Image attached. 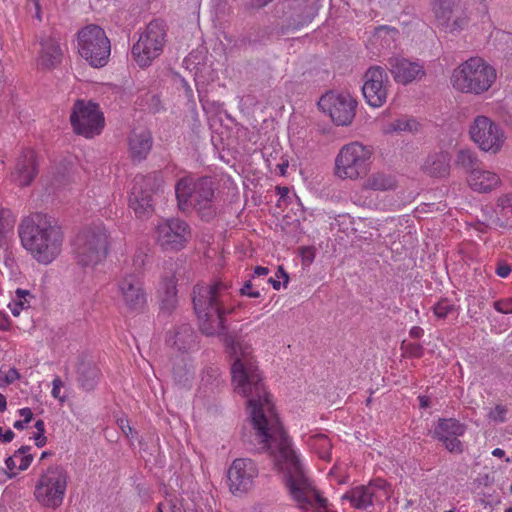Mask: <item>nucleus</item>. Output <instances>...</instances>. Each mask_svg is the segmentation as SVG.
<instances>
[{
    "mask_svg": "<svg viewBox=\"0 0 512 512\" xmlns=\"http://www.w3.org/2000/svg\"><path fill=\"white\" fill-rule=\"evenodd\" d=\"M510 272L511 268L507 264H501L496 269V274L501 278L507 277L510 274Z\"/></svg>",
    "mask_w": 512,
    "mask_h": 512,
    "instance_id": "3c124183",
    "label": "nucleus"
},
{
    "mask_svg": "<svg viewBox=\"0 0 512 512\" xmlns=\"http://www.w3.org/2000/svg\"><path fill=\"white\" fill-rule=\"evenodd\" d=\"M288 166H289L288 161H283L282 163H279L277 165V169L279 170V174L281 176H285L286 175V171H287Z\"/></svg>",
    "mask_w": 512,
    "mask_h": 512,
    "instance_id": "052dcab7",
    "label": "nucleus"
},
{
    "mask_svg": "<svg viewBox=\"0 0 512 512\" xmlns=\"http://www.w3.org/2000/svg\"><path fill=\"white\" fill-rule=\"evenodd\" d=\"M496 80L495 69L480 57H471L454 69L451 83L463 93L481 94Z\"/></svg>",
    "mask_w": 512,
    "mask_h": 512,
    "instance_id": "20e7f679",
    "label": "nucleus"
},
{
    "mask_svg": "<svg viewBox=\"0 0 512 512\" xmlns=\"http://www.w3.org/2000/svg\"><path fill=\"white\" fill-rule=\"evenodd\" d=\"M508 412V409L504 405H496L494 409H491L488 413V418L497 423H503L506 421V414Z\"/></svg>",
    "mask_w": 512,
    "mask_h": 512,
    "instance_id": "ea45409f",
    "label": "nucleus"
},
{
    "mask_svg": "<svg viewBox=\"0 0 512 512\" xmlns=\"http://www.w3.org/2000/svg\"><path fill=\"white\" fill-rule=\"evenodd\" d=\"M153 145L151 133L148 130H133L128 137L129 157L134 162L146 159Z\"/></svg>",
    "mask_w": 512,
    "mask_h": 512,
    "instance_id": "4be33fe9",
    "label": "nucleus"
},
{
    "mask_svg": "<svg viewBox=\"0 0 512 512\" xmlns=\"http://www.w3.org/2000/svg\"><path fill=\"white\" fill-rule=\"evenodd\" d=\"M423 170L431 177H445L449 174L450 158L447 152H439L428 156Z\"/></svg>",
    "mask_w": 512,
    "mask_h": 512,
    "instance_id": "cd10ccee",
    "label": "nucleus"
},
{
    "mask_svg": "<svg viewBox=\"0 0 512 512\" xmlns=\"http://www.w3.org/2000/svg\"><path fill=\"white\" fill-rule=\"evenodd\" d=\"M387 69L394 81L401 85H408L414 81L422 80L426 71L424 65L418 61H412L402 56H392L387 59Z\"/></svg>",
    "mask_w": 512,
    "mask_h": 512,
    "instance_id": "6ab92c4d",
    "label": "nucleus"
},
{
    "mask_svg": "<svg viewBox=\"0 0 512 512\" xmlns=\"http://www.w3.org/2000/svg\"><path fill=\"white\" fill-rule=\"evenodd\" d=\"M466 431L465 424L454 418H440L434 428L433 437L447 440V437H460Z\"/></svg>",
    "mask_w": 512,
    "mask_h": 512,
    "instance_id": "bb28decb",
    "label": "nucleus"
},
{
    "mask_svg": "<svg viewBox=\"0 0 512 512\" xmlns=\"http://www.w3.org/2000/svg\"><path fill=\"white\" fill-rule=\"evenodd\" d=\"M470 188L479 193H489L501 185L500 176L489 170L473 169L468 176Z\"/></svg>",
    "mask_w": 512,
    "mask_h": 512,
    "instance_id": "5701e85b",
    "label": "nucleus"
},
{
    "mask_svg": "<svg viewBox=\"0 0 512 512\" xmlns=\"http://www.w3.org/2000/svg\"><path fill=\"white\" fill-rule=\"evenodd\" d=\"M251 287H252V284L250 281H247L243 287L241 288L240 292L242 295H245L246 293H248L249 291H251Z\"/></svg>",
    "mask_w": 512,
    "mask_h": 512,
    "instance_id": "e2e57ef3",
    "label": "nucleus"
},
{
    "mask_svg": "<svg viewBox=\"0 0 512 512\" xmlns=\"http://www.w3.org/2000/svg\"><path fill=\"white\" fill-rule=\"evenodd\" d=\"M258 475L254 461L248 458H237L228 470V481L232 493L247 492Z\"/></svg>",
    "mask_w": 512,
    "mask_h": 512,
    "instance_id": "a211bd4d",
    "label": "nucleus"
},
{
    "mask_svg": "<svg viewBox=\"0 0 512 512\" xmlns=\"http://www.w3.org/2000/svg\"><path fill=\"white\" fill-rule=\"evenodd\" d=\"M406 352L412 357H421L423 354V348L419 344L410 343L406 345Z\"/></svg>",
    "mask_w": 512,
    "mask_h": 512,
    "instance_id": "49530a36",
    "label": "nucleus"
},
{
    "mask_svg": "<svg viewBox=\"0 0 512 512\" xmlns=\"http://www.w3.org/2000/svg\"><path fill=\"white\" fill-rule=\"evenodd\" d=\"M457 9L454 0H436L433 3V12L439 25L451 32L462 29L467 24L466 18L456 17L453 19Z\"/></svg>",
    "mask_w": 512,
    "mask_h": 512,
    "instance_id": "412c9836",
    "label": "nucleus"
},
{
    "mask_svg": "<svg viewBox=\"0 0 512 512\" xmlns=\"http://www.w3.org/2000/svg\"><path fill=\"white\" fill-rule=\"evenodd\" d=\"M70 121L74 131L87 138L100 134L104 127V117L98 105L83 100L74 104Z\"/></svg>",
    "mask_w": 512,
    "mask_h": 512,
    "instance_id": "f8f14e48",
    "label": "nucleus"
},
{
    "mask_svg": "<svg viewBox=\"0 0 512 512\" xmlns=\"http://www.w3.org/2000/svg\"><path fill=\"white\" fill-rule=\"evenodd\" d=\"M22 246L41 264L51 263L61 252L63 233L52 217L36 213L19 225Z\"/></svg>",
    "mask_w": 512,
    "mask_h": 512,
    "instance_id": "f03ea898",
    "label": "nucleus"
},
{
    "mask_svg": "<svg viewBox=\"0 0 512 512\" xmlns=\"http://www.w3.org/2000/svg\"><path fill=\"white\" fill-rule=\"evenodd\" d=\"M118 295L130 311H140L146 304V294L138 275L125 273L118 281Z\"/></svg>",
    "mask_w": 512,
    "mask_h": 512,
    "instance_id": "f3484780",
    "label": "nucleus"
},
{
    "mask_svg": "<svg viewBox=\"0 0 512 512\" xmlns=\"http://www.w3.org/2000/svg\"><path fill=\"white\" fill-rule=\"evenodd\" d=\"M321 110L338 126H348L355 117L356 100L349 93L329 92L319 102Z\"/></svg>",
    "mask_w": 512,
    "mask_h": 512,
    "instance_id": "ddd939ff",
    "label": "nucleus"
},
{
    "mask_svg": "<svg viewBox=\"0 0 512 512\" xmlns=\"http://www.w3.org/2000/svg\"><path fill=\"white\" fill-rule=\"evenodd\" d=\"M420 406L426 408L429 406V398L426 396H419Z\"/></svg>",
    "mask_w": 512,
    "mask_h": 512,
    "instance_id": "0e129e2a",
    "label": "nucleus"
},
{
    "mask_svg": "<svg viewBox=\"0 0 512 512\" xmlns=\"http://www.w3.org/2000/svg\"><path fill=\"white\" fill-rule=\"evenodd\" d=\"M268 282L273 286L275 290H279L281 287V283L278 280H275L274 278H270Z\"/></svg>",
    "mask_w": 512,
    "mask_h": 512,
    "instance_id": "774afa93",
    "label": "nucleus"
},
{
    "mask_svg": "<svg viewBox=\"0 0 512 512\" xmlns=\"http://www.w3.org/2000/svg\"><path fill=\"white\" fill-rule=\"evenodd\" d=\"M398 37L399 31L396 28L379 26L375 28L370 41L378 49L392 50L397 47L396 41Z\"/></svg>",
    "mask_w": 512,
    "mask_h": 512,
    "instance_id": "c85d7f7f",
    "label": "nucleus"
},
{
    "mask_svg": "<svg viewBox=\"0 0 512 512\" xmlns=\"http://www.w3.org/2000/svg\"><path fill=\"white\" fill-rule=\"evenodd\" d=\"M166 29L161 21H151L132 47V55L136 63L144 68L151 65L163 51Z\"/></svg>",
    "mask_w": 512,
    "mask_h": 512,
    "instance_id": "1a4fd4ad",
    "label": "nucleus"
},
{
    "mask_svg": "<svg viewBox=\"0 0 512 512\" xmlns=\"http://www.w3.org/2000/svg\"><path fill=\"white\" fill-rule=\"evenodd\" d=\"M230 288L231 285L223 281L194 286L192 301L203 334L215 336L226 331L225 315L234 311V307L229 305Z\"/></svg>",
    "mask_w": 512,
    "mask_h": 512,
    "instance_id": "f257e3e1",
    "label": "nucleus"
},
{
    "mask_svg": "<svg viewBox=\"0 0 512 512\" xmlns=\"http://www.w3.org/2000/svg\"><path fill=\"white\" fill-rule=\"evenodd\" d=\"M478 163L479 159L474 150L470 148H462L458 150L455 158L456 166L461 167L470 173L473 169H477Z\"/></svg>",
    "mask_w": 512,
    "mask_h": 512,
    "instance_id": "473e14b6",
    "label": "nucleus"
},
{
    "mask_svg": "<svg viewBox=\"0 0 512 512\" xmlns=\"http://www.w3.org/2000/svg\"><path fill=\"white\" fill-rule=\"evenodd\" d=\"M16 219L8 208L0 209V237L12 232Z\"/></svg>",
    "mask_w": 512,
    "mask_h": 512,
    "instance_id": "e433bc0d",
    "label": "nucleus"
},
{
    "mask_svg": "<svg viewBox=\"0 0 512 512\" xmlns=\"http://www.w3.org/2000/svg\"><path fill=\"white\" fill-rule=\"evenodd\" d=\"M362 86L363 96L371 107H381L387 101L389 88L391 86L385 68L371 66L367 69Z\"/></svg>",
    "mask_w": 512,
    "mask_h": 512,
    "instance_id": "2eb2a0df",
    "label": "nucleus"
},
{
    "mask_svg": "<svg viewBox=\"0 0 512 512\" xmlns=\"http://www.w3.org/2000/svg\"><path fill=\"white\" fill-rule=\"evenodd\" d=\"M17 457H15V453L13 456H10L6 459L5 464L8 470L13 471L16 468Z\"/></svg>",
    "mask_w": 512,
    "mask_h": 512,
    "instance_id": "5fc2aeb1",
    "label": "nucleus"
},
{
    "mask_svg": "<svg viewBox=\"0 0 512 512\" xmlns=\"http://www.w3.org/2000/svg\"><path fill=\"white\" fill-rule=\"evenodd\" d=\"M7 408L6 397L0 393V412H4Z\"/></svg>",
    "mask_w": 512,
    "mask_h": 512,
    "instance_id": "680f3d73",
    "label": "nucleus"
},
{
    "mask_svg": "<svg viewBox=\"0 0 512 512\" xmlns=\"http://www.w3.org/2000/svg\"><path fill=\"white\" fill-rule=\"evenodd\" d=\"M273 0H246L245 9L247 10H259L267 6Z\"/></svg>",
    "mask_w": 512,
    "mask_h": 512,
    "instance_id": "a18cd8bd",
    "label": "nucleus"
},
{
    "mask_svg": "<svg viewBox=\"0 0 512 512\" xmlns=\"http://www.w3.org/2000/svg\"><path fill=\"white\" fill-rule=\"evenodd\" d=\"M163 183L160 172L135 176L129 195V206L138 217H144L152 211L153 195L161 190Z\"/></svg>",
    "mask_w": 512,
    "mask_h": 512,
    "instance_id": "9d476101",
    "label": "nucleus"
},
{
    "mask_svg": "<svg viewBox=\"0 0 512 512\" xmlns=\"http://www.w3.org/2000/svg\"><path fill=\"white\" fill-rule=\"evenodd\" d=\"M15 434L11 429H8L3 433L2 427H0V441L3 443H9L13 440Z\"/></svg>",
    "mask_w": 512,
    "mask_h": 512,
    "instance_id": "8fccbe9b",
    "label": "nucleus"
},
{
    "mask_svg": "<svg viewBox=\"0 0 512 512\" xmlns=\"http://www.w3.org/2000/svg\"><path fill=\"white\" fill-rule=\"evenodd\" d=\"M269 273V269L267 267L256 266L254 269V275L256 276H264Z\"/></svg>",
    "mask_w": 512,
    "mask_h": 512,
    "instance_id": "bf43d9fd",
    "label": "nucleus"
},
{
    "mask_svg": "<svg viewBox=\"0 0 512 512\" xmlns=\"http://www.w3.org/2000/svg\"><path fill=\"white\" fill-rule=\"evenodd\" d=\"M471 140L481 151L497 154L506 141L503 129L491 118L479 115L476 116L469 127Z\"/></svg>",
    "mask_w": 512,
    "mask_h": 512,
    "instance_id": "9b49d317",
    "label": "nucleus"
},
{
    "mask_svg": "<svg viewBox=\"0 0 512 512\" xmlns=\"http://www.w3.org/2000/svg\"><path fill=\"white\" fill-rule=\"evenodd\" d=\"M161 307L167 312L172 311L177 305L176 280L170 277L162 282L160 290Z\"/></svg>",
    "mask_w": 512,
    "mask_h": 512,
    "instance_id": "2f4dec72",
    "label": "nucleus"
},
{
    "mask_svg": "<svg viewBox=\"0 0 512 512\" xmlns=\"http://www.w3.org/2000/svg\"><path fill=\"white\" fill-rule=\"evenodd\" d=\"M66 488V471L59 466L49 467L40 476L34 495L42 506L55 509L62 504Z\"/></svg>",
    "mask_w": 512,
    "mask_h": 512,
    "instance_id": "6e6552de",
    "label": "nucleus"
},
{
    "mask_svg": "<svg viewBox=\"0 0 512 512\" xmlns=\"http://www.w3.org/2000/svg\"><path fill=\"white\" fill-rule=\"evenodd\" d=\"M19 414L23 417L24 422L29 423L33 418V412L30 408H22L19 410Z\"/></svg>",
    "mask_w": 512,
    "mask_h": 512,
    "instance_id": "603ef678",
    "label": "nucleus"
},
{
    "mask_svg": "<svg viewBox=\"0 0 512 512\" xmlns=\"http://www.w3.org/2000/svg\"><path fill=\"white\" fill-rule=\"evenodd\" d=\"M25 424L26 422H24V420H18L14 422L13 427L17 430H23L25 428Z\"/></svg>",
    "mask_w": 512,
    "mask_h": 512,
    "instance_id": "69168bd1",
    "label": "nucleus"
},
{
    "mask_svg": "<svg viewBox=\"0 0 512 512\" xmlns=\"http://www.w3.org/2000/svg\"><path fill=\"white\" fill-rule=\"evenodd\" d=\"M109 234L103 225H95L81 231L74 240V257L81 267L93 268L108 254Z\"/></svg>",
    "mask_w": 512,
    "mask_h": 512,
    "instance_id": "39448f33",
    "label": "nucleus"
},
{
    "mask_svg": "<svg viewBox=\"0 0 512 512\" xmlns=\"http://www.w3.org/2000/svg\"><path fill=\"white\" fill-rule=\"evenodd\" d=\"M172 373L174 381L178 385L182 387L190 386L194 372L185 357L181 356L174 359Z\"/></svg>",
    "mask_w": 512,
    "mask_h": 512,
    "instance_id": "c756f323",
    "label": "nucleus"
},
{
    "mask_svg": "<svg viewBox=\"0 0 512 512\" xmlns=\"http://www.w3.org/2000/svg\"><path fill=\"white\" fill-rule=\"evenodd\" d=\"M38 172V160L35 151L25 148L15 160L11 180L19 187H27L34 181Z\"/></svg>",
    "mask_w": 512,
    "mask_h": 512,
    "instance_id": "aec40b11",
    "label": "nucleus"
},
{
    "mask_svg": "<svg viewBox=\"0 0 512 512\" xmlns=\"http://www.w3.org/2000/svg\"><path fill=\"white\" fill-rule=\"evenodd\" d=\"M52 385H53L52 391H51L52 396L54 398L58 399L59 401L64 402L66 399V396L61 394V389L64 386V383L61 380V378L58 376L55 377L53 379Z\"/></svg>",
    "mask_w": 512,
    "mask_h": 512,
    "instance_id": "37998d69",
    "label": "nucleus"
},
{
    "mask_svg": "<svg viewBox=\"0 0 512 512\" xmlns=\"http://www.w3.org/2000/svg\"><path fill=\"white\" fill-rule=\"evenodd\" d=\"M302 256H303V259L308 261L309 263L312 262L314 259V254L310 248L302 249Z\"/></svg>",
    "mask_w": 512,
    "mask_h": 512,
    "instance_id": "4d7b16f0",
    "label": "nucleus"
},
{
    "mask_svg": "<svg viewBox=\"0 0 512 512\" xmlns=\"http://www.w3.org/2000/svg\"><path fill=\"white\" fill-rule=\"evenodd\" d=\"M33 298L29 290L17 289L15 297L9 303V308L14 316H19L21 311L30 307L29 299Z\"/></svg>",
    "mask_w": 512,
    "mask_h": 512,
    "instance_id": "72a5a7b5",
    "label": "nucleus"
},
{
    "mask_svg": "<svg viewBox=\"0 0 512 512\" xmlns=\"http://www.w3.org/2000/svg\"><path fill=\"white\" fill-rule=\"evenodd\" d=\"M445 448L451 453L460 454L463 451L462 443L458 437H447V440H439Z\"/></svg>",
    "mask_w": 512,
    "mask_h": 512,
    "instance_id": "79ce46f5",
    "label": "nucleus"
},
{
    "mask_svg": "<svg viewBox=\"0 0 512 512\" xmlns=\"http://www.w3.org/2000/svg\"><path fill=\"white\" fill-rule=\"evenodd\" d=\"M30 450V446H22L15 451V457H17V461H19L18 469L21 471L26 470L33 460L32 454L29 453Z\"/></svg>",
    "mask_w": 512,
    "mask_h": 512,
    "instance_id": "4c0bfd02",
    "label": "nucleus"
},
{
    "mask_svg": "<svg viewBox=\"0 0 512 512\" xmlns=\"http://www.w3.org/2000/svg\"><path fill=\"white\" fill-rule=\"evenodd\" d=\"M390 496L389 483L383 479H376L367 486L353 488L343 496V499L348 500L354 508L366 509L374 502L387 500Z\"/></svg>",
    "mask_w": 512,
    "mask_h": 512,
    "instance_id": "dca6fc26",
    "label": "nucleus"
},
{
    "mask_svg": "<svg viewBox=\"0 0 512 512\" xmlns=\"http://www.w3.org/2000/svg\"><path fill=\"white\" fill-rule=\"evenodd\" d=\"M19 377H20L19 372L15 368H11V369H9V371L7 372V374L5 376V383L6 384L13 383L17 379H19Z\"/></svg>",
    "mask_w": 512,
    "mask_h": 512,
    "instance_id": "09e8293b",
    "label": "nucleus"
},
{
    "mask_svg": "<svg viewBox=\"0 0 512 512\" xmlns=\"http://www.w3.org/2000/svg\"><path fill=\"white\" fill-rule=\"evenodd\" d=\"M156 243L165 251L183 249L191 238L189 225L179 218H170L156 227Z\"/></svg>",
    "mask_w": 512,
    "mask_h": 512,
    "instance_id": "4468645a",
    "label": "nucleus"
},
{
    "mask_svg": "<svg viewBox=\"0 0 512 512\" xmlns=\"http://www.w3.org/2000/svg\"><path fill=\"white\" fill-rule=\"evenodd\" d=\"M175 194L180 211L195 209L207 221L215 216V183L210 177H182L175 185Z\"/></svg>",
    "mask_w": 512,
    "mask_h": 512,
    "instance_id": "7ed1b4c3",
    "label": "nucleus"
},
{
    "mask_svg": "<svg viewBox=\"0 0 512 512\" xmlns=\"http://www.w3.org/2000/svg\"><path fill=\"white\" fill-rule=\"evenodd\" d=\"M493 306L500 313H512V298L495 301Z\"/></svg>",
    "mask_w": 512,
    "mask_h": 512,
    "instance_id": "c03bdc74",
    "label": "nucleus"
},
{
    "mask_svg": "<svg viewBox=\"0 0 512 512\" xmlns=\"http://www.w3.org/2000/svg\"><path fill=\"white\" fill-rule=\"evenodd\" d=\"M422 335H423V329L421 327L414 326L410 330V336L413 338L418 339V338L422 337Z\"/></svg>",
    "mask_w": 512,
    "mask_h": 512,
    "instance_id": "13d9d810",
    "label": "nucleus"
},
{
    "mask_svg": "<svg viewBox=\"0 0 512 512\" xmlns=\"http://www.w3.org/2000/svg\"><path fill=\"white\" fill-rule=\"evenodd\" d=\"M492 455L495 456V457H503L505 455V451L501 448H495L493 451H492Z\"/></svg>",
    "mask_w": 512,
    "mask_h": 512,
    "instance_id": "338daca9",
    "label": "nucleus"
},
{
    "mask_svg": "<svg viewBox=\"0 0 512 512\" xmlns=\"http://www.w3.org/2000/svg\"><path fill=\"white\" fill-rule=\"evenodd\" d=\"M276 276L278 278H282L283 279V286L286 287L288 282H289V276H288L287 272L284 270L283 266H279L278 267Z\"/></svg>",
    "mask_w": 512,
    "mask_h": 512,
    "instance_id": "864d4df0",
    "label": "nucleus"
},
{
    "mask_svg": "<svg viewBox=\"0 0 512 512\" xmlns=\"http://www.w3.org/2000/svg\"><path fill=\"white\" fill-rule=\"evenodd\" d=\"M120 427L127 437H129L132 434V428L129 425L128 421H124L123 419L120 420Z\"/></svg>",
    "mask_w": 512,
    "mask_h": 512,
    "instance_id": "6e6d98bb",
    "label": "nucleus"
},
{
    "mask_svg": "<svg viewBox=\"0 0 512 512\" xmlns=\"http://www.w3.org/2000/svg\"><path fill=\"white\" fill-rule=\"evenodd\" d=\"M373 151L358 141L344 145L335 157L334 174L342 180H358L370 170Z\"/></svg>",
    "mask_w": 512,
    "mask_h": 512,
    "instance_id": "423d86ee",
    "label": "nucleus"
},
{
    "mask_svg": "<svg viewBox=\"0 0 512 512\" xmlns=\"http://www.w3.org/2000/svg\"><path fill=\"white\" fill-rule=\"evenodd\" d=\"M101 372L97 365L86 357L79 358L77 365V381L85 391H92L98 384Z\"/></svg>",
    "mask_w": 512,
    "mask_h": 512,
    "instance_id": "b1692460",
    "label": "nucleus"
},
{
    "mask_svg": "<svg viewBox=\"0 0 512 512\" xmlns=\"http://www.w3.org/2000/svg\"><path fill=\"white\" fill-rule=\"evenodd\" d=\"M35 428L37 429V433L34 435L35 444L37 447L41 448L45 446L47 442V437L45 436V423L42 419H39L35 423Z\"/></svg>",
    "mask_w": 512,
    "mask_h": 512,
    "instance_id": "a19ab883",
    "label": "nucleus"
},
{
    "mask_svg": "<svg viewBox=\"0 0 512 512\" xmlns=\"http://www.w3.org/2000/svg\"><path fill=\"white\" fill-rule=\"evenodd\" d=\"M455 310V307L453 304H450L447 300L439 301L434 306V313L438 318L444 319L446 318L450 313H452Z\"/></svg>",
    "mask_w": 512,
    "mask_h": 512,
    "instance_id": "58836bf2",
    "label": "nucleus"
},
{
    "mask_svg": "<svg viewBox=\"0 0 512 512\" xmlns=\"http://www.w3.org/2000/svg\"><path fill=\"white\" fill-rule=\"evenodd\" d=\"M180 351H188L195 346V335L190 325L180 326L174 336L168 340Z\"/></svg>",
    "mask_w": 512,
    "mask_h": 512,
    "instance_id": "7c9ffc66",
    "label": "nucleus"
},
{
    "mask_svg": "<svg viewBox=\"0 0 512 512\" xmlns=\"http://www.w3.org/2000/svg\"><path fill=\"white\" fill-rule=\"evenodd\" d=\"M78 52L93 67L107 64L111 45L105 31L97 25H87L78 32Z\"/></svg>",
    "mask_w": 512,
    "mask_h": 512,
    "instance_id": "0eeeda50",
    "label": "nucleus"
},
{
    "mask_svg": "<svg viewBox=\"0 0 512 512\" xmlns=\"http://www.w3.org/2000/svg\"><path fill=\"white\" fill-rule=\"evenodd\" d=\"M397 186L398 182L396 177L393 174L384 171H375L371 173L362 183L363 190L379 192L391 191L396 189Z\"/></svg>",
    "mask_w": 512,
    "mask_h": 512,
    "instance_id": "a878e982",
    "label": "nucleus"
},
{
    "mask_svg": "<svg viewBox=\"0 0 512 512\" xmlns=\"http://www.w3.org/2000/svg\"><path fill=\"white\" fill-rule=\"evenodd\" d=\"M41 51L38 63L41 67L50 69L58 65L62 60V50L58 41L51 37H44L41 42Z\"/></svg>",
    "mask_w": 512,
    "mask_h": 512,
    "instance_id": "393cba45",
    "label": "nucleus"
},
{
    "mask_svg": "<svg viewBox=\"0 0 512 512\" xmlns=\"http://www.w3.org/2000/svg\"><path fill=\"white\" fill-rule=\"evenodd\" d=\"M498 206L502 208H512V192L501 196L498 199Z\"/></svg>",
    "mask_w": 512,
    "mask_h": 512,
    "instance_id": "de8ad7c7",
    "label": "nucleus"
},
{
    "mask_svg": "<svg viewBox=\"0 0 512 512\" xmlns=\"http://www.w3.org/2000/svg\"><path fill=\"white\" fill-rule=\"evenodd\" d=\"M418 123L414 119L399 118L389 123L386 128V133L401 132V131H416Z\"/></svg>",
    "mask_w": 512,
    "mask_h": 512,
    "instance_id": "c9c22d12",
    "label": "nucleus"
},
{
    "mask_svg": "<svg viewBox=\"0 0 512 512\" xmlns=\"http://www.w3.org/2000/svg\"><path fill=\"white\" fill-rule=\"evenodd\" d=\"M311 447L318 453L321 459H330V450L332 445L326 435L318 434L314 436L312 439Z\"/></svg>",
    "mask_w": 512,
    "mask_h": 512,
    "instance_id": "f704fd0d",
    "label": "nucleus"
}]
</instances>
